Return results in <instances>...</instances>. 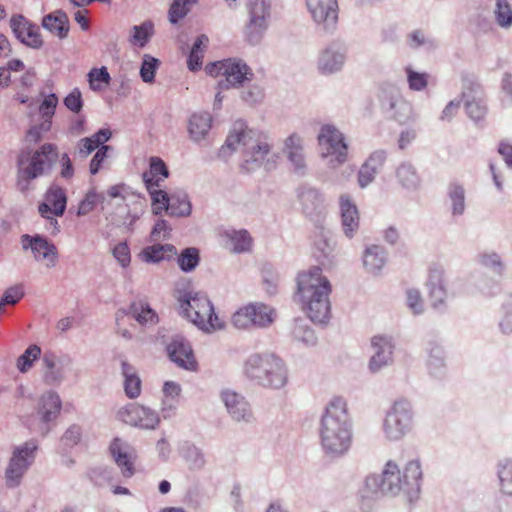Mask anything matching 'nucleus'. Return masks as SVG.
<instances>
[{
    "instance_id": "f257e3e1",
    "label": "nucleus",
    "mask_w": 512,
    "mask_h": 512,
    "mask_svg": "<svg viewBox=\"0 0 512 512\" xmlns=\"http://www.w3.org/2000/svg\"><path fill=\"white\" fill-rule=\"evenodd\" d=\"M331 284L322 275L320 267H312L298 274L297 295L311 321L324 323L330 316Z\"/></svg>"
},
{
    "instance_id": "f03ea898",
    "label": "nucleus",
    "mask_w": 512,
    "mask_h": 512,
    "mask_svg": "<svg viewBox=\"0 0 512 512\" xmlns=\"http://www.w3.org/2000/svg\"><path fill=\"white\" fill-rule=\"evenodd\" d=\"M320 438L323 449L332 455L347 452L352 443L351 422L347 403L335 397L327 406L321 420Z\"/></svg>"
},
{
    "instance_id": "7ed1b4c3",
    "label": "nucleus",
    "mask_w": 512,
    "mask_h": 512,
    "mask_svg": "<svg viewBox=\"0 0 512 512\" xmlns=\"http://www.w3.org/2000/svg\"><path fill=\"white\" fill-rule=\"evenodd\" d=\"M422 478V469L418 461L413 460L406 464L401 472L398 465L389 460L382 471L381 476H370L366 484L383 494L397 495L401 491L418 488Z\"/></svg>"
},
{
    "instance_id": "20e7f679",
    "label": "nucleus",
    "mask_w": 512,
    "mask_h": 512,
    "mask_svg": "<svg viewBox=\"0 0 512 512\" xmlns=\"http://www.w3.org/2000/svg\"><path fill=\"white\" fill-rule=\"evenodd\" d=\"M175 297L182 315L199 329L214 332L224 327V321L216 313L214 305L206 295L177 291Z\"/></svg>"
},
{
    "instance_id": "39448f33",
    "label": "nucleus",
    "mask_w": 512,
    "mask_h": 512,
    "mask_svg": "<svg viewBox=\"0 0 512 512\" xmlns=\"http://www.w3.org/2000/svg\"><path fill=\"white\" fill-rule=\"evenodd\" d=\"M225 146L231 150H237L240 146L245 149V163L249 170L250 163L262 162L270 151L267 136L263 133L247 129L243 122L234 124L233 130L228 135Z\"/></svg>"
},
{
    "instance_id": "423d86ee",
    "label": "nucleus",
    "mask_w": 512,
    "mask_h": 512,
    "mask_svg": "<svg viewBox=\"0 0 512 512\" xmlns=\"http://www.w3.org/2000/svg\"><path fill=\"white\" fill-rule=\"evenodd\" d=\"M245 375L265 387L280 388L286 383L282 361L274 355L255 354L244 365Z\"/></svg>"
},
{
    "instance_id": "0eeeda50",
    "label": "nucleus",
    "mask_w": 512,
    "mask_h": 512,
    "mask_svg": "<svg viewBox=\"0 0 512 512\" xmlns=\"http://www.w3.org/2000/svg\"><path fill=\"white\" fill-rule=\"evenodd\" d=\"M58 158L57 146L43 144L34 152H23L18 158L20 179L33 180L49 171Z\"/></svg>"
},
{
    "instance_id": "6e6552de",
    "label": "nucleus",
    "mask_w": 512,
    "mask_h": 512,
    "mask_svg": "<svg viewBox=\"0 0 512 512\" xmlns=\"http://www.w3.org/2000/svg\"><path fill=\"white\" fill-rule=\"evenodd\" d=\"M205 71L212 77L223 76L219 81L220 89H229L242 85L245 80L252 77L251 69L243 62L232 59L212 62L206 65Z\"/></svg>"
},
{
    "instance_id": "1a4fd4ad",
    "label": "nucleus",
    "mask_w": 512,
    "mask_h": 512,
    "mask_svg": "<svg viewBox=\"0 0 512 512\" xmlns=\"http://www.w3.org/2000/svg\"><path fill=\"white\" fill-rule=\"evenodd\" d=\"M275 318V311L263 303H250L233 314L232 322L240 329L269 326Z\"/></svg>"
},
{
    "instance_id": "9d476101",
    "label": "nucleus",
    "mask_w": 512,
    "mask_h": 512,
    "mask_svg": "<svg viewBox=\"0 0 512 512\" xmlns=\"http://www.w3.org/2000/svg\"><path fill=\"white\" fill-rule=\"evenodd\" d=\"M412 422L411 405L406 400L396 401L387 413L384 431L388 438L398 439L409 429Z\"/></svg>"
},
{
    "instance_id": "9b49d317",
    "label": "nucleus",
    "mask_w": 512,
    "mask_h": 512,
    "mask_svg": "<svg viewBox=\"0 0 512 512\" xmlns=\"http://www.w3.org/2000/svg\"><path fill=\"white\" fill-rule=\"evenodd\" d=\"M36 450L37 445L33 441L26 442L22 446L15 448L5 472L6 481L9 486H15L19 483L23 474L33 462Z\"/></svg>"
},
{
    "instance_id": "f8f14e48",
    "label": "nucleus",
    "mask_w": 512,
    "mask_h": 512,
    "mask_svg": "<svg viewBox=\"0 0 512 512\" xmlns=\"http://www.w3.org/2000/svg\"><path fill=\"white\" fill-rule=\"evenodd\" d=\"M318 142L325 156H334L339 164L346 161L348 148L343 135L335 127L323 126L318 135Z\"/></svg>"
},
{
    "instance_id": "ddd939ff",
    "label": "nucleus",
    "mask_w": 512,
    "mask_h": 512,
    "mask_svg": "<svg viewBox=\"0 0 512 512\" xmlns=\"http://www.w3.org/2000/svg\"><path fill=\"white\" fill-rule=\"evenodd\" d=\"M67 205V197L64 189L59 186H51L44 195V201L39 204L38 211L40 215L51 221V224L57 225L58 222L54 216H62Z\"/></svg>"
},
{
    "instance_id": "4468645a",
    "label": "nucleus",
    "mask_w": 512,
    "mask_h": 512,
    "mask_svg": "<svg viewBox=\"0 0 512 512\" xmlns=\"http://www.w3.org/2000/svg\"><path fill=\"white\" fill-rule=\"evenodd\" d=\"M120 419L132 426L154 429L159 423L157 413L139 404H130L119 411Z\"/></svg>"
},
{
    "instance_id": "2eb2a0df",
    "label": "nucleus",
    "mask_w": 512,
    "mask_h": 512,
    "mask_svg": "<svg viewBox=\"0 0 512 512\" xmlns=\"http://www.w3.org/2000/svg\"><path fill=\"white\" fill-rule=\"evenodd\" d=\"M306 3L315 22L326 29L335 28L339 11L337 0H306Z\"/></svg>"
},
{
    "instance_id": "dca6fc26",
    "label": "nucleus",
    "mask_w": 512,
    "mask_h": 512,
    "mask_svg": "<svg viewBox=\"0 0 512 512\" xmlns=\"http://www.w3.org/2000/svg\"><path fill=\"white\" fill-rule=\"evenodd\" d=\"M10 25L16 38L23 44L38 49L43 45L39 27L22 15L13 16Z\"/></svg>"
},
{
    "instance_id": "f3484780",
    "label": "nucleus",
    "mask_w": 512,
    "mask_h": 512,
    "mask_svg": "<svg viewBox=\"0 0 512 512\" xmlns=\"http://www.w3.org/2000/svg\"><path fill=\"white\" fill-rule=\"evenodd\" d=\"M269 0H249L251 18L246 26V36L249 42H256L266 27Z\"/></svg>"
},
{
    "instance_id": "a211bd4d",
    "label": "nucleus",
    "mask_w": 512,
    "mask_h": 512,
    "mask_svg": "<svg viewBox=\"0 0 512 512\" xmlns=\"http://www.w3.org/2000/svg\"><path fill=\"white\" fill-rule=\"evenodd\" d=\"M170 359L179 367L194 371L197 361L190 344L184 339H174L167 347Z\"/></svg>"
},
{
    "instance_id": "6ab92c4d",
    "label": "nucleus",
    "mask_w": 512,
    "mask_h": 512,
    "mask_svg": "<svg viewBox=\"0 0 512 512\" xmlns=\"http://www.w3.org/2000/svg\"><path fill=\"white\" fill-rule=\"evenodd\" d=\"M372 347L376 350L372 356L369 368L376 372L392 360V343L391 339L385 336H374L371 340Z\"/></svg>"
},
{
    "instance_id": "aec40b11",
    "label": "nucleus",
    "mask_w": 512,
    "mask_h": 512,
    "mask_svg": "<svg viewBox=\"0 0 512 512\" xmlns=\"http://www.w3.org/2000/svg\"><path fill=\"white\" fill-rule=\"evenodd\" d=\"M111 137V130L102 128L93 135L80 139L76 145V153L80 158H87L93 151H97L101 146L106 145Z\"/></svg>"
},
{
    "instance_id": "412c9836",
    "label": "nucleus",
    "mask_w": 512,
    "mask_h": 512,
    "mask_svg": "<svg viewBox=\"0 0 512 512\" xmlns=\"http://www.w3.org/2000/svg\"><path fill=\"white\" fill-rule=\"evenodd\" d=\"M109 449L123 476L131 477L135 469L133 465L134 456L129 448L119 438H115Z\"/></svg>"
},
{
    "instance_id": "4be33fe9",
    "label": "nucleus",
    "mask_w": 512,
    "mask_h": 512,
    "mask_svg": "<svg viewBox=\"0 0 512 512\" xmlns=\"http://www.w3.org/2000/svg\"><path fill=\"white\" fill-rule=\"evenodd\" d=\"M169 177V170L165 162L160 157H151L149 160V169L142 175L146 189L160 187L161 183Z\"/></svg>"
},
{
    "instance_id": "5701e85b",
    "label": "nucleus",
    "mask_w": 512,
    "mask_h": 512,
    "mask_svg": "<svg viewBox=\"0 0 512 512\" xmlns=\"http://www.w3.org/2000/svg\"><path fill=\"white\" fill-rule=\"evenodd\" d=\"M30 247L37 261L44 263L47 267H53L57 260L56 247L41 237L30 240Z\"/></svg>"
},
{
    "instance_id": "b1692460",
    "label": "nucleus",
    "mask_w": 512,
    "mask_h": 512,
    "mask_svg": "<svg viewBox=\"0 0 512 512\" xmlns=\"http://www.w3.org/2000/svg\"><path fill=\"white\" fill-rule=\"evenodd\" d=\"M222 399L231 416L237 420H249L251 416L247 402L235 392L225 391Z\"/></svg>"
},
{
    "instance_id": "393cba45",
    "label": "nucleus",
    "mask_w": 512,
    "mask_h": 512,
    "mask_svg": "<svg viewBox=\"0 0 512 512\" xmlns=\"http://www.w3.org/2000/svg\"><path fill=\"white\" fill-rule=\"evenodd\" d=\"M176 254V247L172 244H155L145 247L139 256L144 262L158 263L174 258Z\"/></svg>"
},
{
    "instance_id": "a878e982",
    "label": "nucleus",
    "mask_w": 512,
    "mask_h": 512,
    "mask_svg": "<svg viewBox=\"0 0 512 512\" xmlns=\"http://www.w3.org/2000/svg\"><path fill=\"white\" fill-rule=\"evenodd\" d=\"M225 246L232 252H247L252 247V238L247 230H229L223 234Z\"/></svg>"
},
{
    "instance_id": "bb28decb",
    "label": "nucleus",
    "mask_w": 512,
    "mask_h": 512,
    "mask_svg": "<svg viewBox=\"0 0 512 512\" xmlns=\"http://www.w3.org/2000/svg\"><path fill=\"white\" fill-rule=\"evenodd\" d=\"M60 410L61 400L56 393L49 392L40 398L38 414L42 422L48 423L54 420L60 413Z\"/></svg>"
},
{
    "instance_id": "cd10ccee",
    "label": "nucleus",
    "mask_w": 512,
    "mask_h": 512,
    "mask_svg": "<svg viewBox=\"0 0 512 512\" xmlns=\"http://www.w3.org/2000/svg\"><path fill=\"white\" fill-rule=\"evenodd\" d=\"M430 299L434 307L444 303L446 290L443 285V272L438 268H431L428 275Z\"/></svg>"
},
{
    "instance_id": "c85d7f7f",
    "label": "nucleus",
    "mask_w": 512,
    "mask_h": 512,
    "mask_svg": "<svg viewBox=\"0 0 512 512\" xmlns=\"http://www.w3.org/2000/svg\"><path fill=\"white\" fill-rule=\"evenodd\" d=\"M383 161L384 157L381 154H373L361 166L358 174V182L362 188L366 187L374 180L375 175L383 165Z\"/></svg>"
},
{
    "instance_id": "c756f323",
    "label": "nucleus",
    "mask_w": 512,
    "mask_h": 512,
    "mask_svg": "<svg viewBox=\"0 0 512 512\" xmlns=\"http://www.w3.org/2000/svg\"><path fill=\"white\" fill-rule=\"evenodd\" d=\"M212 117L209 113L193 114L189 120V134L195 141L204 139L211 129Z\"/></svg>"
},
{
    "instance_id": "7c9ffc66",
    "label": "nucleus",
    "mask_w": 512,
    "mask_h": 512,
    "mask_svg": "<svg viewBox=\"0 0 512 512\" xmlns=\"http://www.w3.org/2000/svg\"><path fill=\"white\" fill-rule=\"evenodd\" d=\"M122 374L124 376V391L131 398H137L141 393V380L135 369L127 362H122Z\"/></svg>"
},
{
    "instance_id": "2f4dec72",
    "label": "nucleus",
    "mask_w": 512,
    "mask_h": 512,
    "mask_svg": "<svg viewBox=\"0 0 512 512\" xmlns=\"http://www.w3.org/2000/svg\"><path fill=\"white\" fill-rule=\"evenodd\" d=\"M342 212V223L346 234L355 231L359 224L358 211L355 205L351 204L349 199L341 197L340 201Z\"/></svg>"
},
{
    "instance_id": "473e14b6",
    "label": "nucleus",
    "mask_w": 512,
    "mask_h": 512,
    "mask_svg": "<svg viewBox=\"0 0 512 512\" xmlns=\"http://www.w3.org/2000/svg\"><path fill=\"white\" fill-rule=\"evenodd\" d=\"M285 150L289 160L297 169L304 167V158L302 154V142L298 135L292 134L285 141Z\"/></svg>"
},
{
    "instance_id": "72a5a7b5",
    "label": "nucleus",
    "mask_w": 512,
    "mask_h": 512,
    "mask_svg": "<svg viewBox=\"0 0 512 512\" xmlns=\"http://www.w3.org/2000/svg\"><path fill=\"white\" fill-rule=\"evenodd\" d=\"M344 55L332 50H325L319 59V69L322 73L338 71L344 63Z\"/></svg>"
},
{
    "instance_id": "f704fd0d",
    "label": "nucleus",
    "mask_w": 512,
    "mask_h": 512,
    "mask_svg": "<svg viewBox=\"0 0 512 512\" xmlns=\"http://www.w3.org/2000/svg\"><path fill=\"white\" fill-rule=\"evenodd\" d=\"M209 39L206 35H200L194 42L190 55L188 57V68L191 71H197L203 63L204 50L207 47Z\"/></svg>"
},
{
    "instance_id": "c9c22d12",
    "label": "nucleus",
    "mask_w": 512,
    "mask_h": 512,
    "mask_svg": "<svg viewBox=\"0 0 512 512\" xmlns=\"http://www.w3.org/2000/svg\"><path fill=\"white\" fill-rule=\"evenodd\" d=\"M58 105V97L51 93L47 95L39 106V113L43 118V122L40 126L41 130L48 131L51 127V120L55 114L56 107Z\"/></svg>"
},
{
    "instance_id": "e433bc0d",
    "label": "nucleus",
    "mask_w": 512,
    "mask_h": 512,
    "mask_svg": "<svg viewBox=\"0 0 512 512\" xmlns=\"http://www.w3.org/2000/svg\"><path fill=\"white\" fill-rule=\"evenodd\" d=\"M42 24L44 28L56 34L60 38L66 37L69 30L67 25V17L65 14H49L44 17Z\"/></svg>"
},
{
    "instance_id": "4c0bfd02",
    "label": "nucleus",
    "mask_w": 512,
    "mask_h": 512,
    "mask_svg": "<svg viewBox=\"0 0 512 512\" xmlns=\"http://www.w3.org/2000/svg\"><path fill=\"white\" fill-rule=\"evenodd\" d=\"M364 266L371 272L380 270L384 265V250L373 245L366 249L363 257Z\"/></svg>"
},
{
    "instance_id": "58836bf2",
    "label": "nucleus",
    "mask_w": 512,
    "mask_h": 512,
    "mask_svg": "<svg viewBox=\"0 0 512 512\" xmlns=\"http://www.w3.org/2000/svg\"><path fill=\"white\" fill-rule=\"evenodd\" d=\"M191 203L185 193H175L171 195L169 214L172 216H188L191 213Z\"/></svg>"
},
{
    "instance_id": "ea45409f",
    "label": "nucleus",
    "mask_w": 512,
    "mask_h": 512,
    "mask_svg": "<svg viewBox=\"0 0 512 512\" xmlns=\"http://www.w3.org/2000/svg\"><path fill=\"white\" fill-rule=\"evenodd\" d=\"M147 191L151 198L154 214L160 215L163 211L169 212L171 196L164 190L159 189V187H153L152 189H147Z\"/></svg>"
},
{
    "instance_id": "a19ab883",
    "label": "nucleus",
    "mask_w": 512,
    "mask_h": 512,
    "mask_svg": "<svg viewBox=\"0 0 512 512\" xmlns=\"http://www.w3.org/2000/svg\"><path fill=\"white\" fill-rule=\"evenodd\" d=\"M111 77L106 67L92 68L88 73L89 86L93 91H101L110 84Z\"/></svg>"
},
{
    "instance_id": "79ce46f5",
    "label": "nucleus",
    "mask_w": 512,
    "mask_h": 512,
    "mask_svg": "<svg viewBox=\"0 0 512 512\" xmlns=\"http://www.w3.org/2000/svg\"><path fill=\"white\" fill-rule=\"evenodd\" d=\"M130 312L140 324L157 322V314L147 304L135 302L130 307Z\"/></svg>"
},
{
    "instance_id": "37998d69",
    "label": "nucleus",
    "mask_w": 512,
    "mask_h": 512,
    "mask_svg": "<svg viewBox=\"0 0 512 512\" xmlns=\"http://www.w3.org/2000/svg\"><path fill=\"white\" fill-rule=\"evenodd\" d=\"M396 175L399 183L407 189L416 188L419 184V176L410 164H402Z\"/></svg>"
},
{
    "instance_id": "c03bdc74",
    "label": "nucleus",
    "mask_w": 512,
    "mask_h": 512,
    "mask_svg": "<svg viewBox=\"0 0 512 512\" xmlns=\"http://www.w3.org/2000/svg\"><path fill=\"white\" fill-rule=\"evenodd\" d=\"M41 355V349L39 346L33 344L30 345L25 352L17 359V368L20 372H27Z\"/></svg>"
},
{
    "instance_id": "a18cd8bd",
    "label": "nucleus",
    "mask_w": 512,
    "mask_h": 512,
    "mask_svg": "<svg viewBox=\"0 0 512 512\" xmlns=\"http://www.w3.org/2000/svg\"><path fill=\"white\" fill-rule=\"evenodd\" d=\"M500 489L506 495H512V461L500 463L498 471Z\"/></svg>"
},
{
    "instance_id": "49530a36",
    "label": "nucleus",
    "mask_w": 512,
    "mask_h": 512,
    "mask_svg": "<svg viewBox=\"0 0 512 512\" xmlns=\"http://www.w3.org/2000/svg\"><path fill=\"white\" fill-rule=\"evenodd\" d=\"M199 263V252L196 248H186L178 256V265L182 271L189 272Z\"/></svg>"
},
{
    "instance_id": "de8ad7c7",
    "label": "nucleus",
    "mask_w": 512,
    "mask_h": 512,
    "mask_svg": "<svg viewBox=\"0 0 512 512\" xmlns=\"http://www.w3.org/2000/svg\"><path fill=\"white\" fill-rule=\"evenodd\" d=\"M110 151H112V147L109 145L101 146L96 151L89 164V171L92 175L97 174L100 169L105 167Z\"/></svg>"
},
{
    "instance_id": "09e8293b",
    "label": "nucleus",
    "mask_w": 512,
    "mask_h": 512,
    "mask_svg": "<svg viewBox=\"0 0 512 512\" xmlns=\"http://www.w3.org/2000/svg\"><path fill=\"white\" fill-rule=\"evenodd\" d=\"M159 61L158 59L145 55L143 58V62L140 68V76L142 80L146 83H152L155 78V73L158 68Z\"/></svg>"
},
{
    "instance_id": "8fccbe9b",
    "label": "nucleus",
    "mask_w": 512,
    "mask_h": 512,
    "mask_svg": "<svg viewBox=\"0 0 512 512\" xmlns=\"http://www.w3.org/2000/svg\"><path fill=\"white\" fill-rule=\"evenodd\" d=\"M495 15L500 26L509 27L512 25V9L506 0H497Z\"/></svg>"
},
{
    "instance_id": "3c124183",
    "label": "nucleus",
    "mask_w": 512,
    "mask_h": 512,
    "mask_svg": "<svg viewBox=\"0 0 512 512\" xmlns=\"http://www.w3.org/2000/svg\"><path fill=\"white\" fill-rule=\"evenodd\" d=\"M133 32L131 42L143 47L152 36L153 25L150 22H145L139 26H134Z\"/></svg>"
},
{
    "instance_id": "603ef678",
    "label": "nucleus",
    "mask_w": 512,
    "mask_h": 512,
    "mask_svg": "<svg viewBox=\"0 0 512 512\" xmlns=\"http://www.w3.org/2000/svg\"><path fill=\"white\" fill-rule=\"evenodd\" d=\"M406 74L409 88L411 90L421 91L426 88L428 84V74L416 72L410 67L406 68Z\"/></svg>"
},
{
    "instance_id": "864d4df0",
    "label": "nucleus",
    "mask_w": 512,
    "mask_h": 512,
    "mask_svg": "<svg viewBox=\"0 0 512 512\" xmlns=\"http://www.w3.org/2000/svg\"><path fill=\"white\" fill-rule=\"evenodd\" d=\"M105 197L94 191L88 192L85 198L80 202L78 207V215H86L91 212L97 203L104 202Z\"/></svg>"
},
{
    "instance_id": "5fc2aeb1",
    "label": "nucleus",
    "mask_w": 512,
    "mask_h": 512,
    "mask_svg": "<svg viewBox=\"0 0 512 512\" xmlns=\"http://www.w3.org/2000/svg\"><path fill=\"white\" fill-rule=\"evenodd\" d=\"M465 107L469 117L475 121L484 119L487 112V108L481 100H467Z\"/></svg>"
},
{
    "instance_id": "6e6d98bb",
    "label": "nucleus",
    "mask_w": 512,
    "mask_h": 512,
    "mask_svg": "<svg viewBox=\"0 0 512 512\" xmlns=\"http://www.w3.org/2000/svg\"><path fill=\"white\" fill-rule=\"evenodd\" d=\"M190 6L182 0H174L169 9V20L171 23H177L184 18L190 11Z\"/></svg>"
},
{
    "instance_id": "4d7b16f0",
    "label": "nucleus",
    "mask_w": 512,
    "mask_h": 512,
    "mask_svg": "<svg viewBox=\"0 0 512 512\" xmlns=\"http://www.w3.org/2000/svg\"><path fill=\"white\" fill-rule=\"evenodd\" d=\"M23 295L24 292L20 286L7 289L0 301V313L3 311L5 305H15L22 299Z\"/></svg>"
},
{
    "instance_id": "13d9d810",
    "label": "nucleus",
    "mask_w": 512,
    "mask_h": 512,
    "mask_svg": "<svg viewBox=\"0 0 512 512\" xmlns=\"http://www.w3.org/2000/svg\"><path fill=\"white\" fill-rule=\"evenodd\" d=\"M64 105L67 109L74 113H79L83 107V100L81 91L78 88H74L65 98Z\"/></svg>"
},
{
    "instance_id": "bf43d9fd",
    "label": "nucleus",
    "mask_w": 512,
    "mask_h": 512,
    "mask_svg": "<svg viewBox=\"0 0 512 512\" xmlns=\"http://www.w3.org/2000/svg\"><path fill=\"white\" fill-rule=\"evenodd\" d=\"M450 198L453 204V212L461 214L464 211V189L461 186L455 185L450 190Z\"/></svg>"
},
{
    "instance_id": "052dcab7",
    "label": "nucleus",
    "mask_w": 512,
    "mask_h": 512,
    "mask_svg": "<svg viewBox=\"0 0 512 512\" xmlns=\"http://www.w3.org/2000/svg\"><path fill=\"white\" fill-rule=\"evenodd\" d=\"M301 201H302V204H303V207H304V210L305 211H308L311 209H316L320 203H321V200H320V197H319V194L313 190V189H309L305 192H302L300 195H299Z\"/></svg>"
},
{
    "instance_id": "680f3d73",
    "label": "nucleus",
    "mask_w": 512,
    "mask_h": 512,
    "mask_svg": "<svg viewBox=\"0 0 512 512\" xmlns=\"http://www.w3.org/2000/svg\"><path fill=\"white\" fill-rule=\"evenodd\" d=\"M113 255L123 267L129 265L131 256L130 249L126 243L117 244L113 249Z\"/></svg>"
},
{
    "instance_id": "e2e57ef3",
    "label": "nucleus",
    "mask_w": 512,
    "mask_h": 512,
    "mask_svg": "<svg viewBox=\"0 0 512 512\" xmlns=\"http://www.w3.org/2000/svg\"><path fill=\"white\" fill-rule=\"evenodd\" d=\"M407 303H408V306L416 314L420 313L423 309V300L420 295V292L417 290H409L407 292Z\"/></svg>"
},
{
    "instance_id": "0e129e2a",
    "label": "nucleus",
    "mask_w": 512,
    "mask_h": 512,
    "mask_svg": "<svg viewBox=\"0 0 512 512\" xmlns=\"http://www.w3.org/2000/svg\"><path fill=\"white\" fill-rule=\"evenodd\" d=\"M480 88V83L474 77L465 76L463 78V97H468L470 93L477 92Z\"/></svg>"
},
{
    "instance_id": "69168bd1",
    "label": "nucleus",
    "mask_w": 512,
    "mask_h": 512,
    "mask_svg": "<svg viewBox=\"0 0 512 512\" xmlns=\"http://www.w3.org/2000/svg\"><path fill=\"white\" fill-rule=\"evenodd\" d=\"M61 164H62V169H61L62 177L71 178L74 174V169H73V165H72V162H71L68 154L65 153L62 155Z\"/></svg>"
},
{
    "instance_id": "338daca9",
    "label": "nucleus",
    "mask_w": 512,
    "mask_h": 512,
    "mask_svg": "<svg viewBox=\"0 0 512 512\" xmlns=\"http://www.w3.org/2000/svg\"><path fill=\"white\" fill-rule=\"evenodd\" d=\"M498 152L504 158L507 165H512V145L508 142H501L498 148Z\"/></svg>"
},
{
    "instance_id": "774afa93",
    "label": "nucleus",
    "mask_w": 512,
    "mask_h": 512,
    "mask_svg": "<svg viewBox=\"0 0 512 512\" xmlns=\"http://www.w3.org/2000/svg\"><path fill=\"white\" fill-rule=\"evenodd\" d=\"M501 89L508 97L509 101H512V75L506 73L501 82Z\"/></svg>"
}]
</instances>
